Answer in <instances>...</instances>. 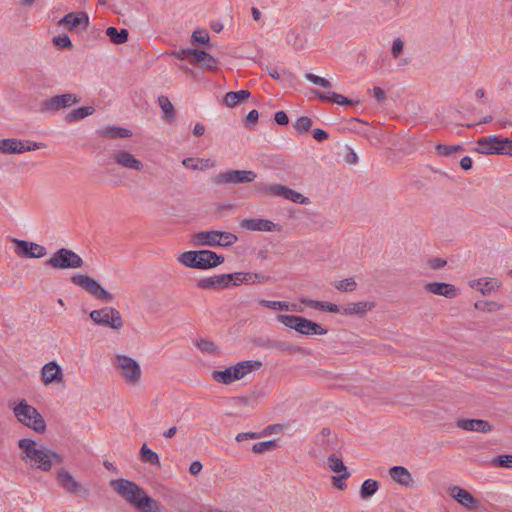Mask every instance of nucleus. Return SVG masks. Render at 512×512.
I'll use <instances>...</instances> for the list:
<instances>
[{
	"instance_id": "54",
	"label": "nucleus",
	"mask_w": 512,
	"mask_h": 512,
	"mask_svg": "<svg viewBox=\"0 0 512 512\" xmlns=\"http://www.w3.org/2000/svg\"><path fill=\"white\" fill-rule=\"evenodd\" d=\"M193 43L207 44L209 42V36L205 30H196L192 34Z\"/></svg>"
},
{
	"instance_id": "62",
	"label": "nucleus",
	"mask_w": 512,
	"mask_h": 512,
	"mask_svg": "<svg viewBox=\"0 0 512 512\" xmlns=\"http://www.w3.org/2000/svg\"><path fill=\"white\" fill-rule=\"evenodd\" d=\"M258 437H259V434L255 433V432H242V433L237 434L236 440L238 442H241V441H245L248 439H256Z\"/></svg>"
},
{
	"instance_id": "18",
	"label": "nucleus",
	"mask_w": 512,
	"mask_h": 512,
	"mask_svg": "<svg viewBox=\"0 0 512 512\" xmlns=\"http://www.w3.org/2000/svg\"><path fill=\"white\" fill-rule=\"evenodd\" d=\"M448 492L454 500L467 509L473 510L480 507V502L470 492L459 486L449 487Z\"/></svg>"
},
{
	"instance_id": "47",
	"label": "nucleus",
	"mask_w": 512,
	"mask_h": 512,
	"mask_svg": "<svg viewBox=\"0 0 512 512\" xmlns=\"http://www.w3.org/2000/svg\"><path fill=\"white\" fill-rule=\"evenodd\" d=\"M238 241V237L230 232L219 231V247H229Z\"/></svg>"
},
{
	"instance_id": "2",
	"label": "nucleus",
	"mask_w": 512,
	"mask_h": 512,
	"mask_svg": "<svg viewBox=\"0 0 512 512\" xmlns=\"http://www.w3.org/2000/svg\"><path fill=\"white\" fill-rule=\"evenodd\" d=\"M110 486L119 496L139 511L161 512L160 503L148 496L136 483L126 479H114L110 481Z\"/></svg>"
},
{
	"instance_id": "28",
	"label": "nucleus",
	"mask_w": 512,
	"mask_h": 512,
	"mask_svg": "<svg viewBox=\"0 0 512 512\" xmlns=\"http://www.w3.org/2000/svg\"><path fill=\"white\" fill-rule=\"evenodd\" d=\"M261 306L272 310H281V311H291V312H301L302 309H298L297 305L294 303H289L287 301H272V300H264L261 299L258 301Z\"/></svg>"
},
{
	"instance_id": "4",
	"label": "nucleus",
	"mask_w": 512,
	"mask_h": 512,
	"mask_svg": "<svg viewBox=\"0 0 512 512\" xmlns=\"http://www.w3.org/2000/svg\"><path fill=\"white\" fill-rule=\"evenodd\" d=\"M112 363L126 385L130 387L140 385L141 367L135 359L124 354H115Z\"/></svg>"
},
{
	"instance_id": "59",
	"label": "nucleus",
	"mask_w": 512,
	"mask_h": 512,
	"mask_svg": "<svg viewBox=\"0 0 512 512\" xmlns=\"http://www.w3.org/2000/svg\"><path fill=\"white\" fill-rule=\"evenodd\" d=\"M446 263H447L446 260H444L442 258H432V259H429V261H428L429 266L434 270L443 268L446 265Z\"/></svg>"
},
{
	"instance_id": "56",
	"label": "nucleus",
	"mask_w": 512,
	"mask_h": 512,
	"mask_svg": "<svg viewBox=\"0 0 512 512\" xmlns=\"http://www.w3.org/2000/svg\"><path fill=\"white\" fill-rule=\"evenodd\" d=\"M246 273H247L248 284L263 283L268 280V277H266L265 275H263L261 273H252V272H246Z\"/></svg>"
},
{
	"instance_id": "64",
	"label": "nucleus",
	"mask_w": 512,
	"mask_h": 512,
	"mask_svg": "<svg viewBox=\"0 0 512 512\" xmlns=\"http://www.w3.org/2000/svg\"><path fill=\"white\" fill-rule=\"evenodd\" d=\"M313 138L319 142L324 141L328 138V134L324 130L317 128L313 131Z\"/></svg>"
},
{
	"instance_id": "38",
	"label": "nucleus",
	"mask_w": 512,
	"mask_h": 512,
	"mask_svg": "<svg viewBox=\"0 0 512 512\" xmlns=\"http://www.w3.org/2000/svg\"><path fill=\"white\" fill-rule=\"evenodd\" d=\"M140 459L144 463L160 466V459L158 454L148 448L146 444H143L140 449Z\"/></svg>"
},
{
	"instance_id": "30",
	"label": "nucleus",
	"mask_w": 512,
	"mask_h": 512,
	"mask_svg": "<svg viewBox=\"0 0 512 512\" xmlns=\"http://www.w3.org/2000/svg\"><path fill=\"white\" fill-rule=\"evenodd\" d=\"M98 134L107 138H129L132 136V131L118 126H106L98 131Z\"/></svg>"
},
{
	"instance_id": "49",
	"label": "nucleus",
	"mask_w": 512,
	"mask_h": 512,
	"mask_svg": "<svg viewBox=\"0 0 512 512\" xmlns=\"http://www.w3.org/2000/svg\"><path fill=\"white\" fill-rule=\"evenodd\" d=\"M202 352L208 353V354H216L217 353V346L209 340L201 339L196 342L195 344Z\"/></svg>"
},
{
	"instance_id": "63",
	"label": "nucleus",
	"mask_w": 512,
	"mask_h": 512,
	"mask_svg": "<svg viewBox=\"0 0 512 512\" xmlns=\"http://www.w3.org/2000/svg\"><path fill=\"white\" fill-rule=\"evenodd\" d=\"M202 464L200 461H193L189 466V473L193 476H197L202 471Z\"/></svg>"
},
{
	"instance_id": "41",
	"label": "nucleus",
	"mask_w": 512,
	"mask_h": 512,
	"mask_svg": "<svg viewBox=\"0 0 512 512\" xmlns=\"http://www.w3.org/2000/svg\"><path fill=\"white\" fill-rule=\"evenodd\" d=\"M178 262L189 268L198 269L197 251H186L178 257Z\"/></svg>"
},
{
	"instance_id": "16",
	"label": "nucleus",
	"mask_w": 512,
	"mask_h": 512,
	"mask_svg": "<svg viewBox=\"0 0 512 512\" xmlns=\"http://www.w3.org/2000/svg\"><path fill=\"white\" fill-rule=\"evenodd\" d=\"M57 481L59 485L69 494H76L82 497L88 495V490L83 488L70 472L65 469H60L57 473Z\"/></svg>"
},
{
	"instance_id": "1",
	"label": "nucleus",
	"mask_w": 512,
	"mask_h": 512,
	"mask_svg": "<svg viewBox=\"0 0 512 512\" xmlns=\"http://www.w3.org/2000/svg\"><path fill=\"white\" fill-rule=\"evenodd\" d=\"M18 447L22 451L21 459L31 467L48 472L54 464H61L63 456L29 438L18 441Z\"/></svg>"
},
{
	"instance_id": "10",
	"label": "nucleus",
	"mask_w": 512,
	"mask_h": 512,
	"mask_svg": "<svg viewBox=\"0 0 512 512\" xmlns=\"http://www.w3.org/2000/svg\"><path fill=\"white\" fill-rule=\"evenodd\" d=\"M89 316L95 324L114 330H120L124 324L120 312L111 306L92 310Z\"/></svg>"
},
{
	"instance_id": "40",
	"label": "nucleus",
	"mask_w": 512,
	"mask_h": 512,
	"mask_svg": "<svg viewBox=\"0 0 512 512\" xmlns=\"http://www.w3.org/2000/svg\"><path fill=\"white\" fill-rule=\"evenodd\" d=\"M159 106L164 114V118L168 121H171L175 117V110L173 104L170 102L168 97L159 96L158 97Z\"/></svg>"
},
{
	"instance_id": "22",
	"label": "nucleus",
	"mask_w": 512,
	"mask_h": 512,
	"mask_svg": "<svg viewBox=\"0 0 512 512\" xmlns=\"http://www.w3.org/2000/svg\"><path fill=\"white\" fill-rule=\"evenodd\" d=\"M456 426L466 431H474L479 433H489L492 431V425L482 419H459Z\"/></svg>"
},
{
	"instance_id": "26",
	"label": "nucleus",
	"mask_w": 512,
	"mask_h": 512,
	"mask_svg": "<svg viewBox=\"0 0 512 512\" xmlns=\"http://www.w3.org/2000/svg\"><path fill=\"white\" fill-rule=\"evenodd\" d=\"M375 307L374 302L359 301L356 303H350L342 308L341 313L343 315H357L363 317L368 311L373 310Z\"/></svg>"
},
{
	"instance_id": "50",
	"label": "nucleus",
	"mask_w": 512,
	"mask_h": 512,
	"mask_svg": "<svg viewBox=\"0 0 512 512\" xmlns=\"http://www.w3.org/2000/svg\"><path fill=\"white\" fill-rule=\"evenodd\" d=\"M305 78L311 83L319 85L323 88H328L331 86V83L327 79L317 76L313 73H306Z\"/></svg>"
},
{
	"instance_id": "11",
	"label": "nucleus",
	"mask_w": 512,
	"mask_h": 512,
	"mask_svg": "<svg viewBox=\"0 0 512 512\" xmlns=\"http://www.w3.org/2000/svg\"><path fill=\"white\" fill-rule=\"evenodd\" d=\"M71 282L85 289L95 299L103 302H112L114 297L111 293L105 290L94 278L87 275H73Z\"/></svg>"
},
{
	"instance_id": "24",
	"label": "nucleus",
	"mask_w": 512,
	"mask_h": 512,
	"mask_svg": "<svg viewBox=\"0 0 512 512\" xmlns=\"http://www.w3.org/2000/svg\"><path fill=\"white\" fill-rule=\"evenodd\" d=\"M228 277L226 274L201 278L197 281V287L204 290H221L228 288Z\"/></svg>"
},
{
	"instance_id": "19",
	"label": "nucleus",
	"mask_w": 512,
	"mask_h": 512,
	"mask_svg": "<svg viewBox=\"0 0 512 512\" xmlns=\"http://www.w3.org/2000/svg\"><path fill=\"white\" fill-rule=\"evenodd\" d=\"M112 159L118 166L128 170L141 171L144 167L140 160L126 150L115 151Z\"/></svg>"
},
{
	"instance_id": "58",
	"label": "nucleus",
	"mask_w": 512,
	"mask_h": 512,
	"mask_svg": "<svg viewBox=\"0 0 512 512\" xmlns=\"http://www.w3.org/2000/svg\"><path fill=\"white\" fill-rule=\"evenodd\" d=\"M43 147H44V144L40 143V142H32V141H27L26 143L23 142V148L21 150V153H24L26 151H33V150L41 149Z\"/></svg>"
},
{
	"instance_id": "61",
	"label": "nucleus",
	"mask_w": 512,
	"mask_h": 512,
	"mask_svg": "<svg viewBox=\"0 0 512 512\" xmlns=\"http://www.w3.org/2000/svg\"><path fill=\"white\" fill-rule=\"evenodd\" d=\"M201 64L207 69L214 70L216 69L217 61L213 56L207 53V57H205Z\"/></svg>"
},
{
	"instance_id": "32",
	"label": "nucleus",
	"mask_w": 512,
	"mask_h": 512,
	"mask_svg": "<svg viewBox=\"0 0 512 512\" xmlns=\"http://www.w3.org/2000/svg\"><path fill=\"white\" fill-rule=\"evenodd\" d=\"M250 97L248 90L230 91L224 96V103L227 107H234Z\"/></svg>"
},
{
	"instance_id": "46",
	"label": "nucleus",
	"mask_w": 512,
	"mask_h": 512,
	"mask_svg": "<svg viewBox=\"0 0 512 512\" xmlns=\"http://www.w3.org/2000/svg\"><path fill=\"white\" fill-rule=\"evenodd\" d=\"M435 149L437 153L440 156L448 157L454 153L460 152L463 150V147L461 145H443V144H437L435 146Z\"/></svg>"
},
{
	"instance_id": "45",
	"label": "nucleus",
	"mask_w": 512,
	"mask_h": 512,
	"mask_svg": "<svg viewBox=\"0 0 512 512\" xmlns=\"http://www.w3.org/2000/svg\"><path fill=\"white\" fill-rule=\"evenodd\" d=\"M500 286V282L496 278H482V285L479 291L482 295H489L495 288Z\"/></svg>"
},
{
	"instance_id": "42",
	"label": "nucleus",
	"mask_w": 512,
	"mask_h": 512,
	"mask_svg": "<svg viewBox=\"0 0 512 512\" xmlns=\"http://www.w3.org/2000/svg\"><path fill=\"white\" fill-rule=\"evenodd\" d=\"M228 277L227 284L228 287L239 286L241 284H248L247 273L246 272H235V273H227Z\"/></svg>"
},
{
	"instance_id": "21",
	"label": "nucleus",
	"mask_w": 512,
	"mask_h": 512,
	"mask_svg": "<svg viewBox=\"0 0 512 512\" xmlns=\"http://www.w3.org/2000/svg\"><path fill=\"white\" fill-rule=\"evenodd\" d=\"M198 269H210L224 262V257L211 250L197 251Z\"/></svg>"
},
{
	"instance_id": "34",
	"label": "nucleus",
	"mask_w": 512,
	"mask_h": 512,
	"mask_svg": "<svg viewBox=\"0 0 512 512\" xmlns=\"http://www.w3.org/2000/svg\"><path fill=\"white\" fill-rule=\"evenodd\" d=\"M328 467L331 471L335 473H341L340 479H347L350 476V473L347 471L346 466L343 464L341 458L337 457L335 454H332L327 459Z\"/></svg>"
},
{
	"instance_id": "39",
	"label": "nucleus",
	"mask_w": 512,
	"mask_h": 512,
	"mask_svg": "<svg viewBox=\"0 0 512 512\" xmlns=\"http://www.w3.org/2000/svg\"><path fill=\"white\" fill-rule=\"evenodd\" d=\"M378 488L379 486L376 480L367 479L361 485L360 497L364 500L368 499L377 492Z\"/></svg>"
},
{
	"instance_id": "35",
	"label": "nucleus",
	"mask_w": 512,
	"mask_h": 512,
	"mask_svg": "<svg viewBox=\"0 0 512 512\" xmlns=\"http://www.w3.org/2000/svg\"><path fill=\"white\" fill-rule=\"evenodd\" d=\"M94 111L95 109L92 106H82L69 112L66 115L65 120L67 122H76L92 115Z\"/></svg>"
},
{
	"instance_id": "57",
	"label": "nucleus",
	"mask_w": 512,
	"mask_h": 512,
	"mask_svg": "<svg viewBox=\"0 0 512 512\" xmlns=\"http://www.w3.org/2000/svg\"><path fill=\"white\" fill-rule=\"evenodd\" d=\"M403 51V42L400 38L394 39L391 48V54L394 58H397Z\"/></svg>"
},
{
	"instance_id": "25",
	"label": "nucleus",
	"mask_w": 512,
	"mask_h": 512,
	"mask_svg": "<svg viewBox=\"0 0 512 512\" xmlns=\"http://www.w3.org/2000/svg\"><path fill=\"white\" fill-rule=\"evenodd\" d=\"M196 246L219 247V230L200 231L193 235Z\"/></svg>"
},
{
	"instance_id": "15",
	"label": "nucleus",
	"mask_w": 512,
	"mask_h": 512,
	"mask_svg": "<svg viewBox=\"0 0 512 512\" xmlns=\"http://www.w3.org/2000/svg\"><path fill=\"white\" fill-rule=\"evenodd\" d=\"M16 245L15 253L20 257L41 258L47 254L46 248L34 242L13 239Z\"/></svg>"
},
{
	"instance_id": "20",
	"label": "nucleus",
	"mask_w": 512,
	"mask_h": 512,
	"mask_svg": "<svg viewBox=\"0 0 512 512\" xmlns=\"http://www.w3.org/2000/svg\"><path fill=\"white\" fill-rule=\"evenodd\" d=\"M89 24V17L86 12H70L61 18L57 25L64 26L67 30L72 31L76 27L83 25L85 28Z\"/></svg>"
},
{
	"instance_id": "9",
	"label": "nucleus",
	"mask_w": 512,
	"mask_h": 512,
	"mask_svg": "<svg viewBox=\"0 0 512 512\" xmlns=\"http://www.w3.org/2000/svg\"><path fill=\"white\" fill-rule=\"evenodd\" d=\"M46 264L54 269H76L81 268L84 261L74 251L61 248L47 260Z\"/></svg>"
},
{
	"instance_id": "31",
	"label": "nucleus",
	"mask_w": 512,
	"mask_h": 512,
	"mask_svg": "<svg viewBox=\"0 0 512 512\" xmlns=\"http://www.w3.org/2000/svg\"><path fill=\"white\" fill-rule=\"evenodd\" d=\"M315 95L322 101H330L339 105H354L358 104V101H352L341 94L330 92L325 94L320 91H314Z\"/></svg>"
},
{
	"instance_id": "14",
	"label": "nucleus",
	"mask_w": 512,
	"mask_h": 512,
	"mask_svg": "<svg viewBox=\"0 0 512 512\" xmlns=\"http://www.w3.org/2000/svg\"><path fill=\"white\" fill-rule=\"evenodd\" d=\"M41 381L44 386L52 384L63 385L64 373L56 361H50L43 365L40 371Z\"/></svg>"
},
{
	"instance_id": "13",
	"label": "nucleus",
	"mask_w": 512,
	"mask_h": 512,
	"mask_svg": "<svg viewBox=\"0 0 512 512\" xmlns=\"http://www.w3.org/2000/svg\"><path fill=\"white\" fill-rule=\"evenodd\" d=\"M80 101L79 97L73 93H65L45 99L42 102V111L57 112L63 108L71 107Z\"/></svg>"
},
{
	"instance_id": "3",
	"label": "nucleus",
	"mask_w": 512,
	"mask_h": 512,
	"mask_svg": "<svg viewBox=\"0 0 512 512\" xmlns=\"http://www.w3.org/2000/svg\"><path fill=\"white\" fill-rule=\"evenodd\" d=\"M262 366V362L247 360L237 363L236 365L230 366L225 370L212 372V379L221 384H231L234 381L244 378L249 373L259 369Z\"/></svg>"
},
{
	"instance_id": "12",
	"label": "nucleus",
	"mask_w": 512,
	"mask_h": 512,
	"mask_svg": "<svg viewBox=\"0 0 512 512\" xmlns=\"http://www.w3.org/2000/svg\"><path fill=\"white\" fill-rule=\"evenodd\" d=\"M256 173L251 170H230L227 172L219 173L213 178V183L216 185L222 184H242L250 183L255 180Z\"/></svg>"
},
{
	"instance_id": "36",
	"label": "nucleus",
	"mask_w": 512,
	"mask_h": 512,
	"mask_svg": "<svg viewBox=\"0 0 512 512\" xmlns=\"http://www.w3.org/2000/svg\"><path fill=\"white\" fill-rule=\"evenodd\" d=\"M331 430L327 427L321 429V431L315 436V444L321 447L325 451L332 449L330 440Z\"/></svg>"
},
{
	"instance_id": "5",
	"label": "nucleus",
	"mask_w": 512,
	"mask_h": 512,
	"mask_svg": "<svg viewBox=\"0 0 512 512\" xmlns=\"http://www.w3.org/2000/svg\"><path fill=\"white\" fill-rule=\"evenodd\" d=\"M16 419L24 426L34 430L37 433H43L46 429V423L42 415L29 405L26 400H21L13 408Z\"/></svg>"
},
{
	"instance_id": "23",
	"label": "nucleus",
	"mask_w": 512,
	"mask_h": 512,
	"mask_svg": "<svg viewBox=\"0 0 512 512\" xmlns=\"http://www.w3.org/2000/svg\"><path fill=\"white\" fill-rule=\"evenodd\" d=\"M424 290L428 293L444 296L448 299L457 296V289L454 285L443 282H430L425 284Z\"/></svg>"
},
{
	"instance_id": "8",
	"label": "nucleus",
	"mask_w": 512,
	"mask_h": 512,
	"mask_svg": "<svg viewBox=\"0 0 512 512\" xmlns=\"http://www.w3.org/2000/svg\"><path fill=\"white\" fill-rule=\"evenodd\" d=\"M255 190L261 196L282 197L299 204L309 203V199L301 193L280 184H257Z\"/></svg>"
},
{
	"instance_id": "53",
	"label": "nucleus",
	"mask_w": 512,
	"mask_h": 512,
	"mask_svg": "<svg viewBox=\"0 0 512 512\" xmlns=\"http://www.w3.org/2000/svg\"><path fill=\"white\" fill-rule=\"evenodd\" d=\"M53 44L59 48H71L72 42L67 35H58L53 38Z\"/></svg>"
},
{
	"instance_id": "37",
	"label": "nucleus",
	"mask_w": 512,
	"mask_h": 512,
	"mask_svg": "<svg viewBox=\"0 0 512 512\" xmlns=\"http://www.w3.org/2000/svg\"><path fill=\"white\" fill-rule=\"evenodd\" d=\"M106 35L114 44H123L128 40L129 33L126 29L118 31L115 27H108Z\"/></svg>"
},
{
	"instance_id": "7",
	"label": "nucleus",
	"mask_w": 512,
	"mask_h": 512,
	"mask_svg": "<svg viewBox=\"0 0 512 512\" xmlns=\"http://www.w3.org/2000/svg\"><path fill=\"white\" fill-rule=\"evenodd\" d=\"M512 149V139L504 138L500 139L495 135L488 137L479 138L476 141V147L474 151L480 154L486 155H509Z\"/></svg>"
},
{
	"instance_id": "51",
	"label": "nucleus",
	"mask_w": 512,
	"mask_h": 512,
	"mask_svg": "<svg viewBox=\"0 0 512 512\" xmlns=\"http://www.w3.org/2000/svg\"><path fill=\"white\" fill-rule=\"evenodd\" d=\"M263 346H267V347H271V348H279V349L291 351V352H304V350L301 347H291L284 343H273L270 340H267V342L265 344H263Z\"/></svg>"
},
{
	"instance_id": "33",
	"label": "nucleus",
	"mask_w": 512,
	"mask_h": 512,
	"mask_svg": "<svg viewBox=\"0 0 512 512\" xmlns=\"http://www.w3.org/2000/svg\"><path fill=\"white\" fill-rule=\"evenodd\" d=\"M300 301L311 308L322 310V311H327V312H331V313H339L342 311V309L338 305L333 304V303H325V302L306 299V298H302Z\"/></svg>"
},
{
	"instance_id": "29",
	"label": "nucleus",
	"mask_w": 512,
	"mask_h": 512,
	"mask_svg": "<svg viewBox=\"0 0 512 512\" xmlns=\"http://www.w3.org/2000/svg\"><path fill=\"white\" fill-rule=\"evenodd\" d=\"M23 141L16 138L0 139V152L3 154H20Z\"/></svg>"
},
{
	"instance_id": "43",
	"label": "nucleus",
	"mask_w": 512,
	"mask_h": 512,
	"mask_svg": "<svg viewBox=\"0 0 512 512\" xmlns=\"http://www.w3.org/2000/svg\"><path fill=\"white\" fill-rule=\"evenodd\" d=\"M277 448V443L275 440H268L263 442L255 443L252 446V451L256 454H263L268 451H273Z\"/></svg>"
},
{
	"instance_id": "17",
	"label": "nucleus",
	"mask_w": 512,
	"mask_h": 512,
	"mask_svg": "<svg viewBox=\"0 0 512 512\" xmlns=\"http://www.w3.org/2000/svg\"><path fill=\"white\" fill-rule=\"evenodd\" d=\"M239 225L241 228L248 231L279 232L282 229L279 224H276L270 220L257 218L243 219L239 222Z\"/></svg>"
},
{
	"instance_id": "27",
	"label": "nucleus",
	"mask_w": 512,
	"mask_h": 512,
	"mask_svg": "<svg viewBox=\"0 0 512 512\" xmlns=\"http://www.w3.org/2000/svg\"><path fill=\"white\" fill-rule=\"evenodd\" d=\"M390 477L399 485L407 487L412 482V475L409 470L403 466H393L389 469Z\"/></svg>"
},
{
	"instance_id": "60",
	"label": "nucleus",
	"mask_w": 512,
	"mask_h": 512,
	"mask_svg": "<svg viewBox=\"0 0 512 512\" xmlns=\"http://www.w3.org/2000/svg\"><path fill=\"white\" fill-rule=\"evenodd\" d=\"M274 120L279 125H287L289 123V118L284 111H278L274 115Z\"/></svg>"
},
{
	"instance_id": "6",
	"label": "nucleus",
	"mask_w": 512,
	"mask_h": 512,
	"mask_svg": "<svg viewBox=\"0 0 512 512\" xmlns=\"http://www.w3.org/2000/svg\"><path fill=\"white\" fill-rule=\"evenodd\" d=\"M276 319L284 326L290 329H294L296 332L302 335L311 336L327 334V329L323 328L320 324L302 316L278 314Z\"/></svg>"
},
{
	"instance_id": "44",
	"label": "nucleus",
	"mask_w": 512,
	"mask_h": 512,
	"mask_svg": "<svg viewBox=\"0 0 512 512\" xmlns=\"http://www.w3.org/2000/svg\"><path fill=\"white\" fill-rule=\"evenodd\" d=\"M334 287L341 292H352L356 289L357 283L354 278H346L334 283Z\"/></svg>"
},
{
	"instance_id": "52",
	"label": "nucleus",
	"mask_w": 512,
	"mask_h": 512,
	"mask_svg": "<svg viewBox=\"0 0 512 512\" xmlns=\"http://www.w3.org/2000/svg\"><path fill=\"white\" fill-rule=\"evenodd\" d=\"M188 56H190L193 63L201 64L205 57H207V53L198 49H189Z\"/></svg>"
},
{
	"instance_id": "48",
	"label": "nucleus",
	"mask_w": 512,
	"mask_h": 512,
	"mask_svg": "<svg viewBox=\"0 0 512 512\" xmlns=\"http://www.w3.org/2000/svg\"><path fill=\"white\" fill-rule=\"evenodd\" d=\"M311 125V118L307 116H301L295 121L294 128L300 133H305L310 129Z\"/></svg>"
},
{
	"instance_id": "55",
	"label": "nucleus",
	"mask_w": 512,
	"mask_h": 512,
	"mask_svg": "<svg viewBox=\"0 0 512 512\" xmlns=\"http://www.w3.org/2000/svg\"><path fill=\"white\" fill-rule=\"evenodd\" d=\"M493 463L500 467L512 468V455L498 456L493 460Z\"/></svg>"
}]
</instances>
